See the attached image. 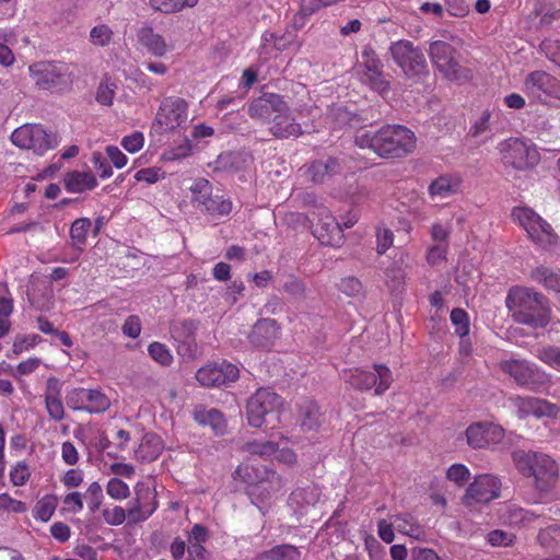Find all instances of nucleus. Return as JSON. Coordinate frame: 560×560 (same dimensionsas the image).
Returning a JSON list of instances; mask_svg holds the SVG:
<instances>
[{
    "label": "nucleus",
    "mask_w": 560,
    "mask_h": 560,
    "mask_svg": "<svg viewBox=\"0 0 560 560\" xmlns=\"http://www.w3.org/2000/svg\"><path fill=\"white\" fill-rule=\"evenodd\" d=\"M505 306L514 323L532 329L546 328L552 318L551 301L532 288L520 285L510 288Z\"/></svg>",
    "instance_id": "nucleus-1"
},
{
    "label": "nucleus",
    "mask_w": 560,
    "mask_h": 560,
    "mask_svg": "<svg viewBox=\"0 0 560 560\" xmlns=\"http://www.w3.org/2000/svg\"><path fill=\"white\" fill-rule=\"evenodd\" d=\"M252 118L267 120L270 133L277 139L298 138L303 133L283 97L275 93H264L248 107Z\"/></svg>",
    "instance_id": "nucleus-2"
},
{
    "label": "nucleus",
    "mask_w": 560,
    "mask_h": 560,
    "mask_svg": "<svg viewBox=\"0 0 560 560\" xmlns=\"http://www.w3.org/2000/svg\"><path fill=\"white\" fill-rule=\"evenodd\" d=\"M354 142L362 149H371L380 158L398 159L415 150L416 136L405 126L387 125L375 132L358 133Z\"/></svg>",
    "instance_id": "nucleus-3"
},
{
    "label": "nucleus",
    "mask_w": 560,
    "mask_h": 560,
    "mask_svg": "<svg viewBox=\"0 0 560 560\" xmlns=\"http://www.w3.org/2000/svg\"><path fill=\"white\" fill-rule=\"evenodd\" d=\"M513 460L520 472L534 478V485L540 492L550 491L558 482V465L546 454L516 451Z\"/></svg>",
    "instance_id": "nucleus-4"
},
{
    "label": "nucleus",
    "mask_w": 560,
    "mask_h": 560,
    "mask_svg": "<svg viewBox=\"0 0 560 560\" xmlns=\"http://www.w3.org/2000/svg\"><path fill=\"white\" fill-rule=\"evenodd\" d=\"M28 70L39 90L63 92L73 83L72 67L62 61H38L31 65Z\"/></svg>",
    "instance_id": "nucleus-5"
},
{
    "label": "nucleus",
    "mask_w": 560,
    "mask_h": 560,
    "mask_svg": "<svg viewBox=\"0 0 560 560\" xmlns=\"http://www.w3.org/2000/svg\"><path fill=\"white\" fill-rule=\"evenodd\" d=\"M189 189L194 207L209 218L219 219L231 213L232 200L223 195L213 194L208 179L197 178Z\"/></svg>",
    "instance_id": "nucleus-6"
},
{
    "label": "nucleus",
    "mask_w": 560,
    "mask_h": 560,
    "mask_svg": "<svg viewBox=\"0 0 560 560\" xmlns=\"http://www.w3.org/2000/svg\"><path fill=\"white\" fill-rule=\"evenodd\" d=\"M342 380L357 390H370L375 387V394H384L393 383L392 371L384 364H373V371L358 368L342 371Z\"/></svg>",
    "instance_id": "nucleus-7"
},
{
    "label": "nucleus",
    "mask_w": 560,
    "mask_h": 560,
    "mask_svg": "<svg viewBox=\"0 0 560 560\" xmlns=\"http://www.w3.org/2000/svg\"><path fill=\"white\" fill-rule=\"evenodd\" d=\"M388 51L402 73L409 78H419L428 73V63L422 49L412 42L399 39L390 44Z\"/></svg>",
    "instance_id": "nucleus-8"
},
{
    "label": "nucleus",
    "mask_w": 560,
    "mask_h": 560,
    "mask_svg": "<svg viewBox=\"0 0 560 560\" xmlns=\"http://www.w3.org/2000/svg\"><path fill=\"white\" fill-rule=\"evenodd\" d=\"M11 141L14 145L32 150L37 155L45 154L59 143L56 133L48 132L36 124H25L16 128L11 135Z\"/></svg>",
    "instance_id": "nucleus-9"
},
{
    "label": "nucleus",
    "mask_w": 560,
    "mask_h": 560,
    "mask_svg": "<svg viewBox=\"0 0 560 560\" xmlns=\"http://www.w3.org/2000/svg\"><path fill=\"white\" fill-rule=\"evenodd\" d=\"M428 52L433 66L447 80L458 81L469 78V71L463 68L456 58V49L447 42H431Z\"/></svg>",
    "instance_id": "nucleus-10"
},
{
    "label": "nucleus",
    "mask_w": 560,
    "mask_h": 560,
    "mask_svg": "<svg viewBox=\"0 0 560 560\" xmlns=\"http://www.w3.org/2000/svg\"><path fill=\"white\" fill-rule=\"evenodd\" d=\"M501 371L520 385L538 392L547 383V374L537 364L525 359L503 360L499 363Z\"/></svg>",
    "instance_id": "nucleus-11"
},
{
    "label": "nucleus",
    "mask_w": 560,
    "mask_h": 560,
    "mask_svg": "<svg viewBox=\"0 0 560 560\" xmlns=\"http://www.w3.org/2000/svg\"><path fill=\"white\" fill-rule=\"evenodd\" d=\"M384 65L371 46H364L361 52V61L358 63V72L363 84L380 94H386L390 83L383 71Z\"/></svg>",
    "instance_id": "nucleus-12"
},
{
    "label": "nucleus",
    "mask_w": 560,
    "mask_h": 560,
    "mask_svg": "<svg viewBox=\"0 0 560 560\" xmlns=\"http://www.w3.org/2000/svg\"><path fill=\"white\" fill-rule=\"evenodd\" d=\"M512 215L526 230L533 242L539 246L546 248L556 244L557 235L551 225L532 209L517 207L513 209Z\"/></svg>",
    "instance_id": "nucleus-13"
},
{
    "label": "nucleus",
    "mask_w": 560,
    "mask_h": 560,
    "mask_svg": "<svg viewBox=\"0 0 560 560\" xmlns=\"http://www.w3.org/2000/svg\"><path fill=\"white\" fill-rule=\"evenodd\" d=\"M500 151L503 163L518 171L532 168L540 161L537 149L518 138H510L502 142Z\"/></svg>",
    "instance_id": "nucleus-14"
},
{
    "label": "nucleus",
    "mask_w": 560,
    "mask_h": 560,
    "mask_svg": "<svg viewBox=\"0 0 560 560\" xmlns=\"http://www.w3.org/2000/svg\"><path fill=\"white\" fill-rule=\"evenodd\" d=\"M281 405V397L268 388H259L247 400V422L253 428H261L266 417L273 415Z\"/></svg>",
    "instance_id": "nucleus-15"
},
{
    "label": "nucleus",
    "mask_w": 560,
    "mask_h": 560,
    "mask_svg": "<svg viewBox=\"0 0 560 560\" xmlns=\"http://www.w3.org/2000/svg\"><path fill=\"white\" fill-rule=\"evenodd\" d=\"M66 404L73 410L101 413L109 408L110 400L100 389L72 388L66 395Z\"/></svg>",
    "instance_id": "nucleus-16"
},
{
    "label": "nucleus",
    "mask_w": 560,
    "mask_h": 560,
    "mask_svg": "<svg viewBox=\"0 0 560 560\" xmlns=\"http://www.w3.org/2000/svg\"><path fill=\"white\" fill-rule=\"evenodd\" d=\"M308 220L313 234L323 244H330L334 236H339L341 233L340 224L331 215L330 211L322 205L313 206L308 211Z\"/></svg>",
    "instance_id": "nucleus-17"
},
{
    "label": "nucleus",
    "mask_w": 560,
    "mask_h": 560,
    "mask_svg": "<svg viewBox=\"0 0 560 560\" xmlns=\"http://www.w3.org/2000/svg\"><path fill=\"white\" fill-rule=\"evenodd\" d=\"M196 378L202 386L217 387L235 382L238 378V369L225 361L209 363L197 371Z\"/></svg>",
    "instance_id": "nucleus-18"
},
{
    "label": "nucleus",
    "mask_w": 560,
    "mask_h": 560,
    "mask_svg": "<svg viewBox=\"0 0 560 560\" xmlns=\"http://www.w3.org/2000/svg\"><path fill=\"white\" fill-rule=\"evenodd\" d=\"M501 482L492 475H480L468 487L465 494L466 504L472 502L488 503L500 494Z\"/></svg>",
    "instance_id": "nucleus-19"
},
{
    "label": "nucleus",
    "mask_w": 560,
    "mask_h": 560,
    "mask_svg": "<svg viewBox=\"0 0 560 560\" xmlns=\"http://www.w3.org/2000/svg\"><path fill=\"white\" fill-rule=\"evenodd\" d=\"M187 119V103L180 97L164 100L156 115V120L165 129L173 130L180 127Z\"/></svg>",
    "instance_id": "nucleus-20"
},
{
    "label": "nucleus",
    "mask_w": 560,
    "mask_h": 560,
    "mask_svg": "<svg viewBox=\"0 0 560 560\" xmlns=\"http://www.w3.org/2000/svg\"><path fill=\"white\" fill-rule=\"evenodd\" d=\"M510 400L517 409L520 418H527L528 416H534L536 418H550L555 417L558 412L557 406L546 399L532 396H514L511 397Z\"/></svg>",
    "instance_id": "nucleus-21"
},
{
    "label": "nucleus",
    "mask_w": 560,
    "mask_h": 560,
    "mask_svg": "<svg viewBox=\"0 0 560 560\" xmlns=\"http://www.w3.org/2000/svg\"><path fill=\"white\" fill-rule=\"evenodd\" d=\"M556 84L555 77L546 71L536 70L527 74L524 89L533 98L542 101V96L547 97L553 93Z\"/></svg>",
    "instance_id": "nucleus-22"
},
{
    "label": "nucleus",
    "mask_w": 560,
    "mask_h": 560,
    "mask_svg": "<svg viewBox=\"0 0 560 560\" xmlns=\"http://www.w3.org/2000/svg\"><path fill=\"white\" fill-rule=\"evenodd\" d=\"M320 495L322 491L318 486L307 485L292 491L289 495L288 504L295 514L303 515L308 508L315 506L318 503Z\"/></svg>",
    "instance_id": "nucleus-23"
},
{
    "label": "nucleus",
    "mask_w": 560,
    "mask_h": 560,
    "mask_svg": "<svg viewBox=\"0 0 560 560\" xmlns=\"http://www.w3.org/2000/svg\"><path fill=\"white\" fill-rule=\"evenodd\" d=\"M279 336V326L276 319H259L252 328L249 341L257 348H268Z\"/></svg>",
    "instance_id": "nucleus-24"
},
{
    "label": "nucleus",
    "mask_w": 560,
    "mask_h": 560,
    "mask_svg": "<svg viewBox=\"0 0 560 560\" xmlns=\"http://www.w3.org/2000/svg\"><path fill=\"white\" fill-rule=\"evenodd\" d=\"M194 420L200 425H209L215 435L226 433V420L221 411L208 408L205 405H196L192 410Z\"/></svg>",
    "instance_id": "nucleus-25"
},
{
    "label": "nucleus",
    "mask_w": 560,
    "mask_h": 560,
    "mask_svg": "<svg viewBox=\"0 0 560 560\" xmlns=\"http://www.w3.org/2000/svg\"><path fill=\"white\" fill-rule=\"evenodd\" d=\"M539 515L534 512L525 510L516 504H504L498 509L499 521L509 526H528Z\"/></svg>",
    "instance_id": "nucleus-26"
},
{
    "label": "nucleus",
    "mask_w": 560,
    "mask_h": 560,
    "mask_svg": "<svg viewBox=\"0 0 560 560\" xmlns=\"http://www.w3.org/2000/svg\"><path fill=\"white\" fill-rule=\"evenodd\" d=\"M327 120L330 127L336 129L361 128L365 125V120L360 115L352 113L347 107L341 105H334L327 113Z\"/></svg>",
    "instance_id": "nucleus-27"
},
{
    "label": "nucleus",
    "mask_w": 560,
    "mask_h": 560,
    "mask_svg": "<svg viewBox=\"0 0 560 560\" xmlns=\"http://www.w3.org/2000/svg\"><path fill=\"white\" fill-rule=\"evenodd\" d=\"M341 172L338 159L323 158L311 163L307 168L310 179L315 184H322Z\"/></svg>",
    "instance_id": "nucleus-28"
},
{
    "label": "nucleus",
    "mask_w": 560,
    "mask_h": 560,
    "mask_svg": "<svg viewBox=\"0 0 560 560\" xmlns=\"http://www.w3.org/2000/svg\"><path fill=\"white\" fill-rule=\"evenodd\" d=\"M137 38L141 46L155 57H163L168 46L162 35L154 33L151 26H142L137 32Z\"/></svg>",
    "instance_id": "nucleus-29"
},
{
    "label": "nucleus",
    "mask_w": 560,
    "mask_h": 560,
    "mask_svg": "<svg viewBox=\"0 0 560 560\" xmlns=\"http://www.w3.org/2000/svg\"><path fill=\"white\" fill-rule=\"evenodd\" d=\"M59 394V381L54 377L49 378L45 394V405L49 417L55 421H61L65 417V409Z\"/></svg>",
    "instance_id": "nucleus-30"
},
{
    "label": "nucleus",
    "mask_w": 560,
    "mask_h": 560,
    "mask_svg": "<svg viewBox=\"0 0 560 560\" xmlns=\"http://www.w3.org/2000/svg\"><path fill=\"white\" fill-rule=\"evenodd\" d=\"M163 451V442L154 433H147L136 450V458L141 462L151 463L155 460Z\"/></svg>",
    "instance_id": "nucleus-31"
},
{
    "label": "nucleus",
    "mask_w": 560,
    "mask_h": 560,
    "mask_svg": "<svg viewBox=\"0 0 560 560\" xmlns=\"http://www.w3.org/2000/svg\"><path fill=\"white\" fill-rule=\"evenodd\" d=\"M460 183V179L456 176L442 175L430 184L429 192L432 197L444 199L456 194L459 190Z\"/></svg>",
    "instance_id": "nucleus-32"
},
{
    "label": "nucleus",
    "mask_w": 560,
    "mask_h": 560,
    "mask_svg": "<svg viewBox=\"0 0 560 560\" xmlns=\"http://www.w3.org/2000/svg\"><path fill=\"white\" fill-rule=\"evenodd\" d=\"M96 185V178L91 172L73 171L65 177V186L70 192H83L93 189Z\"/></svg>",
    "instance_id": "nucleus-33"
},
{
    "label": "nucleus",
    "mask_w": 560,
    "mask_h": 560,
    "mask_svg": "<svg viewBox=\"0 0 560 560\" xmlns=\"http://www.w3.org/2000/svg\"><path fill=\"white\" fill-rule=\"evenodd\" d=\"M323 420V415L316 402L307 400L300 406V421L304 431L318 429Z\"/></svg>",
    "instance_id": "nucleus-34"
},
{
    "label": "nucleus",
    "mask_w": 560,
    "mask_h": 560,
    "mask_svg": "<svg viewBox=\"0 0 560 560\" xmlns=\"http://www.w3.org/2000/svg\"><path fill=\"white\" fill-rule=\"evenodd\" d=\"M394 524L395 528L404 535H407L417 540H422L424 538L425 533L423 527L411 514L406 513L395 515Z\"/></svg>",
    "instance_id": "nucleus-35"
},
{
    "label": "nucleus",
    "mask_w": 560,
    "mask_h": 560,
    "mask_svg": "<svg viewBox=\"0 0 560 560\" xmlns=\"http://www.w3.org/2000/svg\"><path fill=\"white\" fill-rule=\"evenodd\" d=\"M497 429L481 422L470 424L466 430L468 444L474 448H481L490 443V433H495Z\"/></svg>",
    "instance_id": "nucleus-36"
},
{
    "label": "nucleus",
    "mask_w": 560,
    "mask_h": 560,
    "mask_svg": "<svg viewBox=\"0 0 560 560\" xmlns=\"http://www.w3.org/2000/svg\"><path fill=\"white\" fill-rule=\"evenodd\" d=\"M530 277L547 290L560 292V270L540 266L532 271Z\"/></svg>",
    "instance_id": "nucleus-37"
},
{
    "label": "nucleus",
    "mask_w": 560,
    "mask_h": 560,
    "mask_svg": "<svg viewBox=\"0 0 560 560\" xmlns=\"http://www.w3.org/2000/svg\"><path fill=\"white\" fill-rule=\"evenodd\" d=\"M300 557L301 552L295 546L283 544L260 552L257 560H299Z\"/></svg>",
    "instance_id": "nucleus-38"
},
{
    "label": "nucleus",
    "mask_w": 560,
    "mask_h": 560,
    "mask_svg": "<svg viewBox=\"0 0 560 560\" xmlns=\"http://www.w3.org/2000/svg\"><path fill=\"white\" fill-rule=\"evenodd\" d=\"M198 0H149L152 10L164 14L182 11L184 8H194Z\"/></svg>",
    "instance_id": "nucleus-39"
},
{
    "label": "nucleus",
    "mask_w": 560,
    "mask_h": 560,
    "mask_svg": "<svg viewBox=\"0 0 560 560\" xmlns=\"http://www.w3.org/2000/svg\"><path fill=\"white\" fill-rule=\"evenodd\" d=\"M91 226L92 222L88 218H79L71 224L70 238L72 241V245L80 252L83 250V247L85 246L88 232Z\"/></svg>",
    "instance_id": "nucleus-40"
},
{
    "label": "nucleus",
    "mask_w": 560,
    "mask_h": 560,
    "mask_svg": "<svg viewBox=\"0 0 560 560\" xmlns=\"http://www.w3.org/2000/svg\"><path fill=\"white\" fill-rule=\"evenodd\" d=\"M57 504V497L47 494L36 503L33 510V516L42 522H48L55 513Z\"/></svg>",
    "instance_id": "nucleus-41"
},
{
    "label": "nucleus",
    "mask_w": 560,
    "mask_h": 560,
    "mask_svg": "<svg viewBox=\"0 0 560 560\" xmlns=\"http://www.w3.org/2000/svg\"><path fill=\"white\" fill-rule=\"evenodd\" d=\"M536 357L542 363L560 372V347L557 346H544L537 349Z\"/></svg>",
    "instance_id": "nucleus-42"
},
{
    "label": "nucleus",
    "mask_w": 560,
    "mask_h": 560,
    "mask_svg": "<svg viewBox=\"0 0 560 560\" xmlns=\"http://www.w3.org/2000/svg\"><path fill=\"white\" fill-rule=\"evenodd\" d=\"M142 497H143V494H141V495H140V494H138L137 503H136L132 508H130V509L128 510L127 515H128V517H129L130 522L138 523V522H141V521H144V520H147V518H148V517H149V516H150V515L155 511V509H156L155 503H154L152 506H150V508H147L144 504H142V503L140 502V500H141V498H142ZM144 497H145L147 499H151V498H152V495H151V493H150L149 491H145V492H144Z\"/></svg>",
    "instance_id": "nucleus-43"
},
{
    "label": "nucleus",
    "mask_w": 560,
    "mask_h": 560,
    "mask_svg": "<svg viewBox=\"0 0 560 560\" xmlns=\"http://www.w3.org/2000/svg\"><path fill=\"white\" fill-rule=\"evenodd\" d=\"M282 290L295 302L303 301L306 298V288L304 282L294 276H289L283 282Z\"/></svg>",
    "instance_id": "nucleus-44"
},
{
    "label": "nucleus",
    "mask_w": 560,
    "mask_h": 560,
    "mask_svg": "<svg viewBox=\"0 0 560 560\" xmlns=\"http://www.w3.org/2000/svg\"><path fill=\"white\" fill-rule=\"evenodd\" d=\"M117 90V84L110 81L107 77L104 78L98 84L95 100L98 104L104 106L113 105L114 96Z\"/></svg>",
    "instance_id": "nucleus-45"
},
{
    "label": "nucleus",
    "mask_w": 560,
    "mask_h": 560,
    "mask_svg": "<svg viewBox=\"0 0 560 560\" xmlns=\"http://www.w3.org/2000/svg\"><path fill=\"white\" fill-rule=\"evenodd\" d=\"M244 448L249 454L259 455L261 457H271L278 452V444L272 441H254L246 443Z\"/></svg>",
    "instance_id": "nucleus-46"
},
{
    "label": "nucleus",
    "mask_w": 560,
    "mask_h": 560,
    "mask_svg": "<svg viewBox=\"0 0 560 560\" xmlns=\"http://www.w3.org/2000/svg\"><path fill=\"white\" fill-rule=\"evenodd\" d=\"M149 355L159 364L168 366L173 362V355L168 348L161 342H152L148 347Z\"/></svg>",
    "instance_id": "nucleus-47"
},
{
    "label": "nucleus",
    "mask_w": 560,
    "mask_h": 560,
    "mask_svg": "<svg viewBox=\"0 0 560 560\" xmlns=\"http://www.w3.org/2000/svg\"><path fill=\"white\" fill-rule=\"evenodd\" d=\"M84 498L88 501V506L91 513H95L102 505L104 494L101 485L97 481L90 483Z\"/></svg>",
    "instance_id": "nucleus-48"
},
{
    "label": "nucleus",
    "mask_w": 560,
    "mask_h": 560,
    "mask_svg": "<svg viewBox=\"0 0 560 560\" xmlns=\"http://www.w3.org/2000/svg\"><path fill=\"white\" fill-rule=\"evenodd\" d=\"M451 322L455 326V332L460 338L469 334V317L468 314L462 308H454L451 312Z\"/></svg>",
    "instance_id": "nucleus-49"
},
{
    "label": "nucleus",
    "mask_w": 560,
    "mask_h": 560,
    "mask_svg": "<svg viewBox=\"0 0 560 560\" xmlns=\"http://www.w3.org/2000/svg\"><path fill=\"white\" fill-rule=\"evenodd\" d=\"M338 289L348 296H363L364 290L362 282L355 277H346L338 283Z\"/></svg>",
    "instance_id": "nucleus-50"
},
{
    "label": "nucleus",
    "mask_w": 560,
    "mask_h": 560,
    "mask_svg": "<svg viewBox=\"0 0 560 560\" xmlns=\"http://www.w3.org/2000/svg\"><path fill=\"white\" fill-rule=\"evenodd\" d=\"M10 481L15 487L24 486L30 477H31V469L28 465L22 460L16 463L10 470Z\"/></svg>",
    "instance_id": "nucleus-51"
},
{
    "label": "nucleus",
    "mask_w": 560,
    "mask_h": 560,
    "mask_svg": "<svg viewBox=\"0 0 560 560\" xmlns=\"http://www.w3.org/2000/svg\"><path fill=\"white\" fill-rule=\"evenodd\" d=\"M106 491L115 500H124L130 495L128 485L118 478H112L108 481Z\"/></svg>",
    "instance_id": "nucleus-52"
},
{
    "label": "nucleus",
    "mask_w": 560,
    "mask_h": 560,
    "mask_svg": "<svg viewBox=\"0 0 560 560\" xmlns=\"http://www.w3.org/2000/svg\"><path fill=\"white\" fill-rule=\"evenodd\" d=\"M487 540L494 547H509L514 544L515 535L501 529H494L487 535Z\"/></svg>",
    "instance_id": "nucleus-53"
},
{
    "label": "nucleus",
    "mask_w": 560,
    "mask_h": 560,
    "mask_svg": "<svg viewBox=\"0 0 560 560\" xmlns=\"http://www.w3.org/2000/svg\"><path fill=\"white\" fill-rule=\"evenodd\" d=\"M113 32L107 25L94 26L90 32L91 42L97 46H106L110 43Z\"/></svg>",
    "instance_id": "nucleus-54"
},
{
    "label": "nucleus",
    "mask_w": 560,
    "mask_h": 560,
    "mask_svg": "<svg viewBox=\"0 0 560 560\" xmlns=\"http://www.w3.org/2000/svg\"><path fill=\"white\" fill-rule=\"evenodd\" d=\"M446 476L456 485L463 486L465 482L469 480L470 472L465 465L454 464L447 469Z\"/></svg>",
    "instance_id": "nucleus-55"
},
{
    "label": "nucleus",
    "mask_w": 560,
    "mask_h": 560,
    "mask_svg": "<svg viewBox=\"0 0 560 560\" xmlns=\"http://www.w3.org/2000/svg\"><path fill=\"white\" fill-rule=\"evenodd\" d=\"M540 50L548 59L560 67V42L557 39H545L540 44Z\"/></svg>",
    "instance_id": "nucleus-56"
},
{
    "label": "nucleus",
    "mask_w": 560,
    "mask_h": 560,
    "mask_svg": "<svg viewBox=\"0 0 560 560\" xmlns=\"http://www.w3.org/2000/svg\"><path fill=\"white\" fill-rule=\"evenodd\" d=\"M376 240H377V253L384 254L392 245L394 241V234L392 230L385 226H378L376 230Z\"/></svg>",
    "instance_id": "nucleus-57"
},
{
    "label": "nucleus",
    "mask_w": 560,
    "mask_h": 560,
    "mask_svg": "<svg viewBox=\"0 0 560 560\" xmlns=\"http://www.w3.org/2000/svg\"><path fill=\"white\" fill-rule=\"evenodd\" d=\"M144 144L143 133L135 131L133 133L126 136L121 140V145L125 150L130 153H136L142 149Z\"/></svg>",
    "instance_id": "nucleus-58"
},
{
    "label": "nucleus",
    "mask_w": 560,
    "mask_h": 560,
    "mask_svg": "<svg viewBox=\"0 0 560 560\" xmlns=\"http://www.w3.org/2000/svg\"><path fill=\"white\" fill-rule=\"evenodd\" d=\"M104 521L112 526L121 525L126 520V511L121 506H114L113 509H104Z\"/></svg>",
    "instance_id": "nucleus-59"
},
{
    "label": "nucleus",
    "mask_w": 560,
    "mask_h": 560,
    "mask_svg": "<svg viewBox=\"0 0 560 560\" xmlns=\"http://www.w3.org/2000/svg\"><path fill=\"white\" fill-rule=\"evenodd\" d=\"M164 173L158 167H147L138 171L135 174L137 182H144L147 184H154L163 177Z\"/></svg>",
    "instance_id": "nucleus-60"
},
{
    "label": "nucleus",
    "mask_w": 560,
    "mask_h": 560,
    "mask_svg": "<svg viewBox=\"0 0 560 560\" xmlns=\"http://www.w3.org/2000/svg\"><path fill=\"white\" fill-rule=\"evenodd\" d=\"M122 334L132 339L138 338L141 334V320L137 315H130L125 319L121 327Z\"/></svg>",
    "instance_id": "nucleus-61"
},
{
    "label": "nucleus",
    "mask_w": 560,
    "mask_h": 560,
    "mask_svg": "<svg viewBox=\"0 0 560 560\" xmlns=\"http://www.w3.org/2000/svg\"><path fill=\"white\" fill-rule=\"evenodd\" d=\"M0 509L14 513H23L26 511V505L24 502L13 499L8 493H1Z\"/></svg>",
    "instance_id": "nucleus-62"
},
{
    "label": "nucleus",
    "mask_w": 560,
    "mask_h": 560,
    "mask_svg": "<svg viewBox=\"0 0 560 560\" xmlns=\"http://www.w3.org/2000/svg\"><path fill=\"white\" fill-rule=\"evenodd\" d=\"M445 10L452 16L463 18L468 14L469 5L465 0H445Z\"/></svg>",
    "instance_id": "nucleus-63"
},
{
    "label": "nucleus",
    "mask_w": 560,
    "mask_h": 560,
    "mask_svg": "<svg viewBox=\"0 0 560 560\" xmlns=\"http://www.w3.org/2000/svg\"><path fill=\"white\" fill-rule=\"evenodd\" d=\"M410 552L412 560H440L439 555L431 548L415 547Z\"/></svg>",
    "instance_id": "nucleus-64"
}]
</instances>
